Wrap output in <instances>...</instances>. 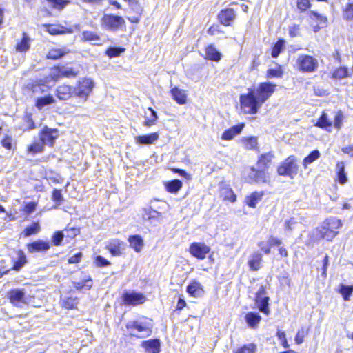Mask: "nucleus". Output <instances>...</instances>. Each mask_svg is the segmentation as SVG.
<instances>
[{
    "label": "nucleus",
    "instance_id": "nucleus-1",
    "mask_svg": "<svg viewBox=\"0 0 353 353\" xmlns=\"http://www.w3.org/2000/svg\"><path fill=\"white\" fill-rule=\"evenodd\" d=\"M275 86L270 82H264L261 83L256 88H248L247 94L240 96L241 107L244 112L257 113L263 103L273 94Z\"/></svg>",
    "mask_w": 353,
    "mask_h": 353
},
{
    "label": "nucleus",
    "instance_id": "nucleus-2",
    "mask_svg": "<svg viewBox=\"0 0 353 353\" xmlns=\"http://www.w3.org/2000/svg\"><path fill=\"white\" fill-rule=\"evenodd\" d=\"M125 327L130 331V336L143 338L151 335L153 325L152 319L143 316L137 320L128 321Z\"/></svg>",
    "mask_w": 353,
    "mask_h": 353
},
{
    "label": "nucleus",
    "instance_id": "nucleus-3",
    "mask_svg": "<svg viewBox=\"0 0 353 353\" xmlns=\"http://www.w3.org/2000/svg\"><path fill=\"white\" fill-rule=\"evenodd\" d=\"M166 205V203L159 201H152L150 207L144 209L143 219L154 224L159 222L163 219V213L158 210L164 208Z\"/></svg>",
    "mask_w": 353,
    "mask_h": 353
},
{
    "label": "nucleus",
    "instance_id": "nucleus-4",
    "mask_svg": "<svg viewBox=\"0 0 353 353\" xmlns=\"http://www.w3.org/2000/svg\"><path fill=\"white\" fill-rule=\"evenodd\" d=\"M277 173L281 176L294 178L298 173V165L296 157L292 155L281 162L277 168Z\"/></svg>",
    "mask_w": 353,
    "mask_h": 353
},
{
    "label": "nucleus",
    "instance_id": "nucleus-5",
    "mask_svg": "<svg viewBox=\"0 0 353 353\" xmlns=\"http://www.w3.org/2000/svg\"><path fill=\"white\" fill-rule=\"evenodd\" d=\"M299 70L303 72L312 73L319 67L318 60L312 56L301 54L296 61Z\"/></svg>",
    "mask_w": 353,
    "mask_h": 353
},
{
    "label": "nucleus",
    "instance_id": "nucleus-6",
    "mask_svg": "<svg viewBox=\"0 0 353 353\" xmlns=\"http://www.w3.org/2000/svg\"><path fill=\"white\" fill-rule=\"evenodd\" d=\"M93 87L94 82L92 80L88 78L82 79L75 87H73L74 97L82 99L85 101Z\"/></svg>",
    "mask_w": 353,
    "mask_h": 353
},
{
    "label": "nucleus",
    "instance_id": "nucleus-7",
    "mask_svg": "<svg viewBox=\"0 0 353 353\" xmlns=\"http://www.w3.org/2000/svg\"><path fill=\"white\" fill-rule=\"evenodd\" d=\"M11 304L17 307L23 308L28 305V301L23 289L14 288L10 290L7 294Z\"/></svg>",
    "mask_w": 353,
    "mask_h": 353
},
{
    "label": "nucleus",
    "instance_id": "nucleus-8",
    "mask_svg": "<svg viewBox=\"0 0 353 353\" xmlns=\"http://www.w3.org/2000/svg\"><path fill=\"white\" fill-rule=\"evenodd\" d=\"M121 299L125 305L137 306L145 303L147 298L141 292L125 290L122 294Z\"/></svg>",
    "mask_w": 353,
    "mask_h": 353
},
{
    "label": "nucleus",
    "instance_id": "nucleus-9",
    "mask_svg": "<svg viewBox=\"0 0 353 353\" xmlns=\"http://www.w3.org/2000/svg\"><path fill=\"white\" fill-rule=\"evenodd\" d=\"M269 301L270 298L266 295V287L261 285L259 290L256 293L255 303L259 311L266 315H269L270 312Z\"/></svg>",
    "mask_w": 353,
    "mask_h": 353
},
{
    "label": "nucleus",
    "instance_id": "nucleus-10",
    "mask_svg": "<svg viewBox=\"0 0 353 353\" xmlns=\"http://www.w3.org/2000/svg\"><path fill=\"white\" fill-rule=\"evenodd\" d=\"M101 23L106 30L116 31L125 23V20L120 16L104 14Z\"/></svg>",
    "mask_w": 353,
    "mask_h": 353
},
{
    "label": "nucleus",
    "instance_id": "nucleus-11",
    "mask_svg": "<svg viewBox=\"0 0 353 353\" xmlns=\"http://www.w3.org/2000/svg\"><path fill=\"white\" fill-rule=\"evenodd\" d=\"M59 137V130L56 128H50L44 126L39 133L40 141L44 145L52 147L55 140Z\"/></svg>",
    "mask_w": 353,
    "mask_h": 353
},
{
    "label": "nucleus",
    "instance_id": "nucleus-12",
    "mask_svg": "<svg viewBox=\"0 0 353 353\" xmlns=\"http://www.w3.org/2000/svg\"><path fill=\"white\" fill-rule=\"evenodd\" d=\"M248 178L256 183H268L270 180V175L268 171L259 168L258 167H252L248 174Z\"/></svg>",
    "mask_w": 353,
    "mask_h": 353
},
{
    "label": "nucleus",
    "instance_id": "nucleus-13",
    "mask_svg": "<svg viewBox=\"0 0 353 353\" xmlns=\"http://www.w3.org/2000/svg\"><path fill=\"white\" fill-rule=\"evenodd\" d=\"M210 250V247L203 243H192L189 248L190 254L197 258L198 259L203 260L206 257V254Z\"/></svg>",
    "mask_w": 353,
    "mask_h": 353
},
{
    "label": "nucleus",
    "instance_id": "nucleus-14",
    "mask_svg": "<svg viewBox=\"0 0 353 353\" xmlns=\"http://www.w3.org/2000/svg\"><path fill=\"white\" fill-rule=\"evenodd\" d=\"M27 250L29 253L46 252L50 248V242L39 239L26 245Z\"/></svg>",
    "mask_w": 353,
    "mask_h": 353
},
{
    "label": "nucleus",
    "instance_id": "nucleus-15",
    "mask_svg": "<svg viewBox=\"0 0 353 353\" xmlns=\"http://www.w3.org/2000/svg\"><path fill=\"white\" fill-rule=\"evenodd\" d=\"M16 256L12 257V262L13 266L12 270L15 271H19L21 268L28 263L26 255L25 252L21 250H17L15 251Z\"/></svg>",
    "mask_w": 353,
    "mask_h": 353
},
{
    "label": "nucleus",
    "instance_id": "nucleus-16",
    "mask_svg": "<svg viewBox=\"0 0 353 353\" xmlns=\"http://www.w3.org/2000/svg\"><path fill=\"white\" fill-rule=\"evenodd\" d=\"M141 347L146 353H159L161 351V341L159 339H152L141 343Z\"/></svg>",
    "mask_w": 353,
    "mask_h": 353
},
{
    "label": "nucleus",
    "instance_id": "nucleus-17",
    "mask_svg": "<svg viewBox=\"0 0 353 353\" xmlns=\"http://www.w3.org/2000/svg\"><path fill=\"white\" fill-rule=\"evenodd\" d=\"M57 97L61 101H66L74 97L73 87L63 84L57 88Z\"/></svg>",
    "mask_w": 353,
    "mask_h": 353
},
{
    "label": "nucleus",
    "instance_id": "nucleus-18",
    "mask_svg": "<svg viewBox=\"0 0 353 353\" xmlns=\"http://www.w3.org/2000/svg\"><path fill=\"white\" fill-rule=\"evenodd\" d=\"M219 19L221 24L224 26H230L236 17V14L232 8H227L222 10L219 15Z\"/></svg>",
    "mask_w": 353,
    "mask_h": 353
},
{
    "label": "nucleus",
    "instance_id": "nucleus-19",
    "mask_svg": "<svg viewBox=\"0 0 353 353\" xmlns=\"http://www.w3.org/2000/svg\"><path fill=\"white\" fill-rule=\"evenodd\" d=\"M124 243L119 239H113L108 242L106 245L107 250L113 256H120L122 254V251L124 250Z\"/></svg>",
    "mask_w": 353,
    "mask_h": 353
},
{
    "label": "nucleus",
    "instance_id": "nucleus-20",
    "mask_svg": "<svg viewBox=\"0 0 353 353\" xmlns=\"http://www.w3.org/2000/svg\"><path fill=\"white\" fill-rule=\"evenodd\" d=\"M274 158V154L272 152L261 154L258 159L256 167L268 171Z\"/></svg>",
    "mask_w": 353,
    "mask_h": 353
},
{
    "label": "nucleus",
    "instance_id": "nucleus-21",
    "mask_svg": "<svg viewBox=\"0 0 353 353\" xmlns=\"http://www.w3.org/2000/svg\"><path fill=\"white\" fill-rule=\"evenodd\" d=\"M244 128V124L235 125L225 130L222 134L221 139L223 140H232L235 136L239 134Z\"/></svg>",
    "mask_w": 353,
    "mask_h": 353
},
{
    "label": "nucleus",
    "instance_id": "nucleus-22",
    "mask_svg": "<svg viewBox=\"0 0 353 353\" xmlns=\"http://www.w3.org/2000/svg\"><path fill=\"white\" fill-rule=\"evenodd\" d=\"M58 79L59 71L54 68L47 76L39 81L46 87V89H50Z\"/></svg>",
    "mask_w": 353,
    "mask_h": 353
},
{
    "label": "nucleus",
    "instance_id": "nucleus-23",
    "mask_svg": "<svg viewBox=\"0 0 353 353\" xmlns=\"http://www.w3.org/2000/svg\"><path fill=\"white\" fill-rule=\"evenodd\" d=\"M159 137L158 132H153L146 135L137 136L135 137V141L139 144L150 145L157 141Z\"/></svg>",
    "mask_w": 353,
    "mask_h": 353
},
{
    "label": "nucleus",
    "instance_id": "nucleus-24",
    "mask_svg": "<svg viewBox=\"0 0 353 353\" xmlns=\"http://www.w3.org/2000/svg\"><path fill=\"white\" fill-rule=\"evenodd\" d=\"M187 292L194 297H199L203 294V290L199 282L193 281L188 285Z\"/></svg>",
    "mask_w": 353,
    "mask_h": 353
},
{
    "label": "nucleus",
    "instance_id": "nucleus-25",
    "mask_svg": "<svg viewBox=\"0 0 353 353\" xmlns=\"http://www.w3.org/2000/svg\"><path fill=\"white\" fill-rule=\"evenodd\" d=\"M205 55L206 59L216 62L219 61L222 57L221 53L212 44L206 47Z\"/></svg>",
    "mask_w": 353,
    "mask_h": 353
},
{
    "label": "nucleus",
    "instance_id": "nucleus-26",
    "mask_svg": "<svg viewBox=\"0 0 353 353\" xmlns=\"http://www.w3.org/2000/svg\"><path fill=\"white\" fill-rule=\"evenodd\" d=\"M264 196L263 192H254L246 196L245 202L250 208H255L256 204L262 200Z\"/></svg>",
    "mask_w": 353,
    "mask_h": 353
},
{
    "label": "nucleus",
    "instance_id": "nucleus-27",
    "mask_svg": "<svg viewBox=\"0 0 353 353\" xmlns=\"http://www.w3.org/2000/svg\"><path fill=\"white\" fill-rule=\"evenodd\" d=\"M55 102V99L51 94H48L44 97H37L35 103V106L38 110H42L45 106L52 104Z\"/></svg>",
    "mask_w": 353,
    "mask_h": 353
},
{
    "label": "nucleus",
    "instance_id": "nucleus-28",
    "mask_svg": "<svg viewBox=\"0 0 353 353\" xmlns=\"http://www.w3.org/2000/svg\"><path fill=\"white\" fill-rule=\"evenodd\" d=\"M130 246L136 252H140L143 247V240L141 236L138 234L130 236L128 238Z\"/></svg>",
    "mask_w": 353,
    "mask_h": 353
},
{
    "label": "nucleus",
    "instance_id": "nucleus-29",
    "mask_svg": "<svg viewBox=\"0 0 353 353\" xmlns=\"http://www.w3.org/2000/svg\"><path fill=\"white\" fill-rule=\"evenodd\" d=\"M245 320L248 326L254 328L261 321V316L256 312H250L246 314Z\"/></svg>",
    "mask_w": 353,
    "mask_h": 353
},
{
    "label": "nucleus",
    "instance_id": "nucleus-30",
    "mask_svg": "<svg viewBox=\"0 0 353 353\" xmlns=\"http://www.w3.org/2000/svg\"><path fill=\"white\" fill-rule=\"evenodd\" d=\"M171 94L173 99L181 105L185 104L187 101V96L185 91L179 89L177 87H174L171 90Z\"/></svg>",
    "mask_w": 353,
    "mask_h": 353
},
{
    "label": "nucleus",
    "instance_id": "nucleus-31",
    "mask_svg": "<svg viewBox=\"0 0 353 353\" xmlns=\"http://www.w3.org/2000/svg\"><path fill=\"white\" fill-rule=\"evenodd\" d=\"M262 261V254L258 252H254L250 256L248 261V265L251 270H258L261 268Z\"/></svg>",
    "mask_w": 353,
    "mask_h": 353
},
{
    "label": "nucleus",
    "instance_id": "nucleus-32",
    "mask_svg": "<svg viewBox=\"0 0 353 353\" xmlns=\"http://www.w3.org/2000/svg\"><path fill=\"white\" fill-rule=\"evenodd\" d=\"M69 52L70 50L66 48H52L48 52L47 58L50 59H58L69 53Z\"/></svg>",
    "mask_w": 353,
    "mask_h": 353
},
{
    "label": "nucleus",
    "instance_id": "nucleus-33",
    "mask_svg": "<svg viewBox=\"0 0 353 353\" xmlns=\"http://www.w3.org/2000/svg\"><path fill=\"white\" fill-rule=\"evenodd\" d=\"M315 125L320 128L330 131L332 122L328 119L327 114L323 112Z\"/></svg>",
    "mask_w": 353,
    "mask_h": 353
},
{
    "label": "nucleus",
    "instance_id": "nucleus-34",
    "mask_svg": "<svg viewBox=\"0 0 353 353\" xmlns=\"http://www.w3.org/2000/svg\"><path fill=\"white\" fill-rule=\"evenodd\" d=\"M336 174L339 183L341 185L345 184L347 181V174L345 172V163L343 161L338 162L336 166Z\"/></svg>",
    "mask_w": 353,
    "mask_h": 353
},
{
    "label": "nucleus",
    "instance_id": "nucleus-35",
    "mask_svg": "<svg viewBox=\"0 0 353 353\" xmlns=\"http://www.w3.org/2000/svg\"><path fill=\"white\" fill-rule=\"evenodd\" d=\"M323 224L325 225V227H327L326 228L327 230H336L339 229L342 226L341 221L334 216H331L328 219H327Z\"/></svg>",
    "mask_w": 353,
    "mask_h": 353
},
{
    "label": "nucleus",
    "instance_id": "nucleus-36",
    "mask_svg": "<svg viewBox=\"0 0 353 353\" xmlns=\"http://www.w3.org/2000/svg\"><path fill=\"white\" fill-rule=\"evenodd\" d=\"M30 37L26 32L23 33L22 39L16 46V50L18 52H26L30 49Z\"/></svg>",
    "mask_w": 353,
    "mask_h": 353
},
{
    "label": "nucleus",
    "instance_id": "nucleus-37",
    "mask_svg": "<svg viewBox=\"0 0 353 353\" xmlns=\"http://www.w3.org/2000/svg\"><path fill=\"white\" fill-rule=\"evenodd\" d=\"M73 287L77 290H89L92 286V281L90 277L84 279L82 281H73Z\"/></svg>",
    "mask_w": 353,
    "mask_h": 353
},
{
    "label": "nucleus",
    "instance_id": "nucleus-38",
    "mask_svg": "<svg viewBox=\"0 0 353 353\" xmlns=\"http://www.w3.org/2000/svg\"><path fill=\"white\" fill-rule=\"evenodd\" d=\"M79 303L78 299L72 296L61 298V305L66 309H74Z\"/></svg>",
    "mask_w": 353,
    "mask_h": 353
},
{
    "label": "nucleus",
    "instance_id": "nucleus-39",
    "mask_svg": "<svg viewBox=\"0 0 353 353\" xmlns=\"http://www.w3.org/2000/svg\"><path fill=\"white\" fill-rule=\"evenodd\" d=\"M323 224H322L319 229V234L321 238L326 239L327 241H332L336 235L338 234L337 231L332 230H327Z\"/></svg>",
    "mask_w": 353,
    "mask_h": 353
},
{
    "label": "nucleus",
    "instance_id": "nucleus-40",
    "mask_svg": "<svg viewBox=\"0 0 353 353\" xmlns=\"http://www.w3.org/2000/svg\"><path fill=\"white\" fill-rule=\"evenodd\" d=\"M48 32L52 35H57L65 33H72V29H68L63 26L50 25L48 28Z\"/></svg>",
    "mask_w": 353,
    "mask_h": 353
},
{
    "label": "nucleus",
    "instance_id": "nucleus-41",
    "mask_svg": "<svg viewBox=\"0 0 353 353\" xmlns=\"http://www.w3.org/2000/svg\"><path fill=\"white\" fill-rule=\"evenodd\" d=\"M182 187V182L179 179H174L165 183V188L168 192L170 193H176Z\"/></svg>",
    "mask_w": 353,
    "mask_h": 353
},
{
    "label": "nucleus",
    "instance_id": "nucleus-42",
    "mask_svg": "<svg viewBox=\"0 0 353 353\" xmlns=\"http://www.w3.org/2000/svg\"><path fill=\"white\" fill-rule=\"evenodd\" d=\"M30 89L35 96L47 92L49 90L46 89V87L40 81L30 85Z\"/></svg>",
    "mask_w": 353,
    "mask_h": 353
},
{
    "label": "nucleus",
    "instance_id": "nucleus-43",
    "mask_svg": "<svg viewBox=\"0 0 353 353\" xmlns=\"http://www.w3.org/2000/svg\"><path fill=\"white\" fill-rule=\"evenodd\" d=\"M285 44V41L284 39H280L276 41L272 48L271 53V55L273 58H276L279 57L280 53L283 50Z\"/></svg>",
    "mask_w": 353,
    "mask_h": 353
},
{
    "label": "nucleus",
    "instance_id": "nucleus-44",
    "mask_svg": "<svg viewBox=\"0 0 353 353\" xmlns=\"http://www.w3.org/2000/svg\"><path fill=\"white\" fill-rule=\"evenodd\" d=\"M256 345L253 343H250L237 348L235 351H234V353H256Z\"/></svg>",
    "mask_w": 353,
    "mask_h": 353
},
{
    "label": "nucleus",
    "instance_id": "nucleus-45",
    "mask_svg": "<svg viewBox=\"0 0 353 353\" xmlns=\"http://www.w3.org/2000/svg\"><path fill=\"white\" fill-rule=\"evenodd\" d=\"M40 225L39 223L34 222L30 226H28L22 232L25 237L37 234L40 231Z\"/></svg>",
    "mask_w": 353,
    "mask_h": 353
},
{
    "label": "nucleus",
    "instance_id": "nucleus-46",
    "mask_svg": "<svg viewBox=\"0 0 353 353\" xmlns=\"http://www.w3.org/2000/svg\"><path fill=\"white\" fill-rule=\"evenodd\" d=\"M308 16L311 19L316 20L319 25L326 26L327 19L326 17L320 14L316 11L311 10L308 12Z\"/></svg>",
    "mask_w": 353,
    "mask_h": 353
},
{
    "label": "nucleus",
    "instance_id": "nucleus-47",
    "mask_svg": "<svg viewBox=\"0 0 353 353\" xmlns=\"http://www.w3.org/2000/svg\"><path fill=\"white\" fill-rule=\"evenodd\" d=\"M59 71V79L60 77H72L77 75V72L72 68L54 67Z\"/></svg>",
    "mask_w": 353,
    "mask_h": 353
},
{
    "label": "nucleus",
    "instance_id": "nucleus-48",
    "mask_svg": "<svg viewBox=\"0 0 353 353\" xmlns=\"http://www.w3.org/2000/svg\"><path fill=\"white\" fill-rule=\"evenodd\" d=\"M83 39L85 41H94V45H100L97 43L101 41V39L98 34L91 31H83L82 33Z\"/></svg>",
    "mask_w": 353,
    "mask_h": 353
},
{
    "label": "nucleus",
    "instance_id": "nucleus-49",
    "mask_svg": "<svg viewBox=\"0 0 353 353\" xmlns=\"http://www.w3.org/2000/svg\"><path fill=\"white\" fill-rule=\"evenodd\" d=\"M320 157V152L318 150H314L306 157L304 158L303 164L304 167H307L308 164L313 163Z\"/></svg>",
    "mask_w": 353,
    "mask_h": 353
},
{
    "label": "nucleus",
    "instance_id": "nucleus-50",
    "mask_svg": "<svg viewBox=\"0 0 353 353\" xmlns=\"http://www.w3.org/2000/svg\"><path fill=\"white\" fill-rule=\"evenodd\" d=\"M148 110L150 112V115L145 117L143 125L147 127H150L155 124L158 116L157 112L152 108H149Z\"/></svg>",
    "mask_w": 353,
    "mask_h": 353
},
{
    "label": "nucleus",
    "instance_id": "nucleus-51",
    "mask_svg": "<svg viewBox=\"0 0 353 353\" xmlns=\"http://www.w3.org/2000/svg\"><path fill=\"white\" fill-rule=\"evenodd\" d=\"M339 292L345 301H349L350 297L353 292V285H346L341 284L340 286Z\"/></svg>",
    "mask_w": 353,
    "mask_h": 353
},
{
    "label": "nucleus",
    "instance_id": "nucleus-52",
    "mask_svg": "<svg viewBox=\"0 0 353 353\" xmlns=\"http://www.w3.org/2000/svg\"><path fill=\"white\" fill-rule=\"evenodd\" d=\"M125 51L124 48L121 47H109L106 51L105 54L109 57H117L120 56V54Z\"/></svg>",
    "mask_w": 353,
    "mask_h": 353
},
{
    "label": "nucleus",
    "instance_id": "nucleus-53",
    "mask_svg": "<svg viewBox=\"0 0 353 353\" xmlns=\"http://www.w3.org/2000/svg\"><path fill=\"white\" fill-rule=\"evenodd\" d=\"M44 145L42 141H37L29 145L28 150L30 153H39L43 151Z\"/></svg>",
    "mask_w": 353,
    "mask_h": 353
},
{
    "label": "nucleus",
    "instance_id": "nucleus-54",
    "mask_svg": "<svg viewBox=\"0 0 353 353\" xmlns=\"http://www.w3.org/2000/svg\"><path fill=\"white\" fill-rule=\"evenodd\" d=\"M343 18L347 21H353V2L348 3L345 9L343 10Z\"/></svg>",
    "mask_w": 353,
    "mask_h": 353
},
{
    "label": "nucleus",
    "instance_id": "nucleus-55",
    "mask_svg": "<svg viewBox=\"0 0 353 353\" xmlns=\"http://www.w3.org/2000/svg\"><path fill=\"white\" fill-rule=\"evenodd\" d=\"M348 75L347 69L345 67L339 68L336 69L332 74L333 78L341 79H343Z\"/></svg>",
    "mask_w": 353,
    "mask_h": 353
},
{
    "label": "nucleus",
    "instance_id": "nucleus-56",
    "mask_svg": "<svg viewBox=\"0 0 353 353\" xmlns=\"http://www.w3.org/2000/svg\"><path fill=\"white\" fill-rule=\"evenodd\" d=\"M245 146L247 149H254L258 144L257 138L255 137H250L244 139Z\"/></svg>",
    "mask_w": 353,
    "mask_h": 353
},
{
    "label": "nucleus",
    "instance_id": "nucleus-57",
    "mask_svg": "<svg viewBox=\"0 0 353 353\" xmlns=\"http://www.w3.org/2000/svg\"><path fill=\"white\" fill-rule=\"evenodd\" d=\"M65 234L62 231H57L54 233V234L52 236V243L56 245H60L61 244V242L63 239Z\"/></svg>",
    "mask_w": 353,
    "mask_h": 353
},
{
    "label": "nucleus",
    "instance_id": "nucleus-58",
    "mask_svg": "<svg viewBox=\"0 0 353 353\" xmlns=\"http://www.w3.org/2000/svg\"><path fill=\"white\" fill-rule=\"evenodd\" d=\"M51 6L58 10L63 9L66 5L69 3V1L66 0H47Z\"/></svg>",
    "mask_w": 353,
    "mask_h": 353
},
{
    "label": "nucleus",
    "instance_id": "nucleus-59",
    "mask_svg": "<svg viewBox=\"0 0 353 353\" xmlns=\"http://www.w3.org/2000/svg\"><path fill=\"white\" fill-rule=\"evenodd\" d=\"M307 334V332L305 330L303 327H301L299 329L295 336L294 341L296 344L300 345L301 344L303 341L305 336Z\"/></svg>",
    "mask_w": 353,
    "mask_h": 353
},
{
    "label": "nucleus",
    "instance_id": "nucleus-60",
    "mask_svg": "<svg viewBox=\"0 0 353 353\" xmlns=\"http://www.w3.org/2000/svg\"><path fill=\"white\" fill-rule=\"evenodd\" d=\"M296 6L301 12L307 10L311 7L310 0H296Z\"/></svg>",
    "mask_w": 353,
    "mask_h": 353
},
{
    "label": "nucleus",
    "instance_id": "nucleus-61",
    "mask_svg": "<svg viewBox=\"0 0 353 353\" xmlns=\"http://www.w3.org/2000/svg\"><path fill=\"white\" fill-rule=\"evenodd\" d=\"M52 199L57 203V205H61L63 197L61 190L54 189L52 192Z\"/></svg>",
    "mask_w": 353,
    "mask_h": 353
},
{
    "label": "nucleus",
    "instance_id": "nucleus-62",
    "mask_svg": "<svg viewBox=\"0 0 353 353\" xmlns=\"http://www.w3.org/2000/svg\"><path fill=\"white\" fill-rule=\"evenodd\" d=\"M297 221L294 218H291L285 222V230L288 232H291L295 228V225H297Z\"/></svg>",
    "mask_w": 353,
    "mask_h": 353
},
{
    "label": "nucleus",
    "instance_id": "nucleus-63",
    "mask_svg": "<svg viewBox=\"0 0 353 353\" xmlns=\"http://www.w3.org/2000/svg\"><path fill=\"white\" fill-rule=\"evenodd\" d=\"M94 262L96 263V265L100 268L105 267L110 265V262L109 261H108L106 259L100 255L97 256L95 258Z\"/></svg>",
    "mask_w": 353,
    "mask_h": 353
},
{
    "label": "nucleus",
    "instance_id": "nucleus-64",
    "mask_svg": "<svg viewBox=\"0 0 353 353\" xmlns=\"http://www.w3.org/2000/svg\"><path fill=\"white\" fill-rule=\"evenodd\" d=\"M343 119V113L339 111L336 113V114L334 117V126L337 128L340 129L342 125Z\"/></svg>",
    "mask_w": 353,
    "mask_h": 353
}]
</instances>
